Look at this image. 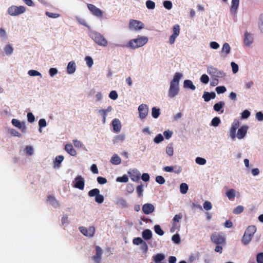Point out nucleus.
Returning a JSON list of instances; mask_svg holds the SVG:
<instances>
[{"label":"nucleus","instance_id":"5","mask_svg":"<svg viewBox=\"0 0 263 263\" xmlns=\"http://www.w3.org/2000/svg\"><path fill=\"white\" fill-rule=\"evenodd\" d=\"M207 72L213 78H222L226 76V73L223 71L218 70L213 66H210L208 67Z\"/></svg>","mask_w":263,"mask_h":263},{"label":"nucleus","instance_id":"3","mask_svg":"<svg viewBox=\"0 0 263 263\" xmlns=\"http://www.w3.org/2000/svg\"><path fill=\"white\" fill-rule=\"evenodd\" d=\"M89 35L97 45L102 47H106L108 45V41L100 33L92 31L90 32Z\"/></svg>","mask_w":263,"mask_h":263},{"label":"nucleus","instance_id":"17","mask_svg":"<svg viewBox=\"0 0 263 263\" xmlns=\"http://www.w3.org/2000/svg\"><path fill=\"white\" fill-rule=\"evenodd\" d=\"M163 170L167 172H172L173 171H174L175 173H176L177 174H179L180 173H181V172L182 171V168L179 166H176V165L175 166H165L163 168Z\"/></svg>","mask_w":263,"mask_h":263},{"label":"nucleus","instance_id":"28","mask_svg":"<svg viewBox=\"0 0 263 263\" xmlns=\"http://www.w3.org/2000/svg\"><path fill=\"white\" fill-rule=\"evenodd\" d=\"M47 201L50 202V203L54 207L57 208L59 206V204L58 203L57 200L54 197L49 195L47 197Z\"/></svg>","mask_w":263,"mask_h":263},{"label":"nucleus","instance_id":"61","mask_svg":"<svg viewBox=\"0 0 263 263\" xmlns=\"http://www.w3.org/2000/svg\"><path fill=\"white\" fill-rule=\"evenodd\" d=\"M27 119L30 123H32L35 121V117L32 112H28L27 114Z\"/></svg>","mask_w":263,"mask_h":263},{"label":"nucleus","instance_id":"42","mask_svg":"<svg viewBox=\"0 0 263 263\" xmlns=\"http://www.w3.org/2000/svg\"><path fill=\"white\" fill-rule=\"evenodd\" d=\"M220 123V119L218 117H214L211 121V125L216 127Z\"/></svg>","mask_w":263,"mask_h":263},{"label":"nucleus","instance_id":"16","mask_svg":"<svg viewBox=\"0 0 263 263\" xmlns=\"http://www.w3.org/2000/svg\"><path fill=\"white\" fill-rule=\"evenodd\" d=\"M142 210L145 214L147 215L153 213L154 211L155 207L151 203H146L143 205Z\"/></svg>","mask_w":263,"mask_h":263},{"label":"nucleus","instance_id":"26","mask_svg":"<svg viewBox=\"0 0 263 263\" xmlns=\"http://www.w3.org/2000/svg\"><path fill=\"white\" fill-rule=\"evenodd\" d=\"M12 123L14 126L20 129H22V132H25L26 127L25 125H22V123L19 120L16 119H13L12 120Z\"/></svg>","mask_w":263,"mask_h":263},{"label":"nucleus","instance_id":"47","mask_svg":"<svg viewBox=\"0 0 263 263\" xmlns=\"http://www.w3.org/2000/svg\"><path fill=\"white\" fill-rule=\"evenodd\" d=\"M163 137L161 134H158L157 135L154 139V142L156 143H159L163 140Z\"/></svg>","mask_w":263,"mask_h":263},{"label":"nucleus","instance_id":"32","mask_svg":"<svg viewBox=\"0 0 263 263\" xmlns=\"http://www.w3.org/2000/svg\"><path fill=\"white\" fill-rule=\"evenodd\" d=\"M64 156L62 155H59L55 157V161H54V167H59L60 166L61 163L64 160Z\"/></svg>","mask_w":263,"mask_h":263},{"label":"nucleus","instance_id":"10","mask_svg":"<svg viewBox=\"0 0 263 263\" xmlns=\"http://www.w3.org/2000/svg\"><path fill=\"white\" fill-rule=\"evenodd\" d=\"M212 241L217 245H222L225 242V238L221 234L213 233L211 236Z\"/></svg>","mask_w":263,"mask_h":263},{"label":"nucleus","instance_id":"49","mask_svg":"<svg viewBox=\"0 0 263 263\" xmlns=\"http://www.w3.org/2000/svg\"><path fill=\"white\" fill-rule=\"evenodd\" d=\"M156 181L160 184H163L165 183V180L162 176H157L156 177Z\"/></svg>","mask_w":263,"mask_h":263},{"label":"nucleus","instance_id":"13","mask_svg":"<svg viewBox=\"0 0 263 263\" xmlns=\"http://www.w3.org/2000/svg\"><path fill=\"white\" fill-rule=\"evenodd\" d=\"M87 7L94 15L99 17H102L103 12L101 9L98 8L94 5L89 4L87 5Z\"/></svg>","mask_w":263,"mask_h":263},{"label":"nucleus","instance_id":"58","mask_svg":"<svg viewBox=\"0 0 263 263\" xmlns=\"http://www.w3.org/2000/svg\"><path fill=\"white\" fill-rule=\"evenodd\" d=\"M33 149L32 146H27L25 148V152L28 156H31L33 154Z\"/></svg>","mask_w":263,"mask_h":263},{"label":"nucleus","instance_id":"27","mask_svg":"<svg viewBox=\"0 0 263 263\" xmlns=\"http://www.w3.org/2000/svg\"><path fill=\"white\" fill-rule=\"evenodd\" d=\"M110 162L114 165H118L121 163V159L117 154H114L110 159Z\"/></svg>","mask_w":263,"mask_h":263},{"label":"nucleus","instance_id":"46","mask_svg":"<svg viewBox=\"0 0 263 263\" xmlns=\"http://www.w3.org/2000/svg\"><path fill=\"white\" fill-rule=\"evenodd\" d=\"M196 163L199 165H204L206 163V160L201 157H197L195 160Z\"/></svg>","mask_w":263,"mask_h":263},{"label":"nucleus","instance_id":"34","mask_svg":"<svg viewBox=\"0 0 263 263\" xmlns=\"http://www.w3.org/2000/svg\"><path fill=\"white\" fill-rule=\"evenodd\" d=\"M140 176V174L136 172H134L133 173H130V177L131 179L135 182H137L139 180Z\"/></svg>","mask_w":263,"mask_h":263},{"label":"nucleus","instance_id":"40","mask_svg":"<svg viewBox=\"0 0 263 263\" xmlns=\"http://www.w3.org/2000/svg\"><path fill=\"white\" fill-rule=\"evenodd\" d=\"M146 6L149 9H154L155 7V3L151 0H148L146 2Z\"/></svg>","mask_w":263,"mask_h":263},{"label":"nucleus","instance_id":"53","mask_svg":"<svg viewBox=\"0 0 263 263\" xmlns=\"http://www.w3.org/2000/svg\"><path fill=\"white\" fill-rule=\"evenodd\" d=\"M239 5L238 2H232V5L231 7V11L233 13L236 11V10L237 9Z\"/></svg>","mask_w":263,"mask_h":263},{"label":"nucleus","instance_id":"43","mask_svg":"<svg viewBox=\"0 0 263 263\" xmlns=\"http://www.w3.org/2000/svg\"><path fill=\"white\" fill-rule=\"evenodd\" d=\"M136 192L138 194V196L139 197H140L143 195V185L141 184L138 186H137L136 188Z\"/></svg>","mask_w":263,"mask_h":263},{"label":"nucleus","instance_id":"44","mask_svg":"<svg viewBox=\"0 0 263 263\" xmlns=\"http://www.w3.org/2000/svg\"><path fill=\"white\" fill-rule=\"evenodd\" d=\"M244 210L243 206L242 205H238L233 210V213L235 214H240Z\"/></svg>","mask_w":263,"mask_h":263},{"label":"nucleus","instance_id":"57","mask_svg":"<svg viewBox=\"0 0 263 263\" xmlns=\"http://www.w3.org/2000/svg\"><path fill=\"white\" fill-rule=\"evenodd\" d=\"M212 204L210 201H206L203 203V208L206 210H210L212 209Z\"/></svg>","mask_w":263,"mask_h":263},{"label":"nucleus","instance_id":"30","mask_svg":"<svg viewBox=\"0 0 263 263\" xmlns=\"http://www.w3.org/2000/svg\"><path fill=\"white\" fill-rule=\"evenodd\" d=\"M183 84L184 88H190L192 90H194L196 89L195 86L193 84V82L191 80H184Z\"/></svg>","mask_w":263,"mask_h":263},{"label":"nucleus","instance_id":"48","mask_svg":"<svg viewBox=\"0 0 263 263\" xmlns=\"http://www.w3.org/2000/svg\"><path fill=\"white\" fill-rule=\"evenodd\" d=\"M200 80L202 83L207 84L209 81V78L206 74H203L201 76Z\"/></svg>","mask_w":263,"mask_h":263},{"label":"nucleus","instance_id":"55","mask_svg":"<svg viewBox=\"0 0 263 263\" xmlns=\"http://www.w3.org/2000/svg\"><path fill=\"white\" fill-rule=\"evenodd\" d=\"M118 93L115 90L111 91L109 95V97L114 100H116L118 98Z\"/></svg>","mask_w":263,"mask_h":263},{"label":"nucleus","instance_id":"45","mask_svg":"<svg viewBox=\"0 0 263 263\" xmlns=\"http://www.w3.org/2000/svg\"><path fill=\"white\" fill-rule=\"evenodd\" d=\"M116 181L120 182H127L128 178L126 175H123L122 177H119L117 178Z\"/></svg>","mask_w":263,"mask_h":263},{"label":"nucleus","instance_id":"15","mask_svg":"<svg viewBox=\"0 0 263 263\" xmlns=\"http://www.w3.org/2000/svg\"><path fill=\"white\" fill-rule=\"evenodd\" d=\"M96 254L92 257V259L95 263H99L102 255V250L99 246L95 247Z\"/></svg>","mask_w":263,"mask_h":263},{"label":"nucleus","instance_id":"35","mask_svg":"<svg viewBox=\"0 0 263 263\" xmlns=\"http://www.w3.org/2000/svg\"><path fill=\"white\" fill-rule=\"evenodd\" d=\"M231 51V47L229 44L227 43L223 44L222 48V52H225L226 54L227 55L230 53Z\"/></svg>","mask_w":263,"mask_h":263},{"label":"nucleus","instance_id":"31","mask_svg":"<svg viewBox=\"0 0 263 263\" xmlns=\"http://www.w3.org/2000/svg\"><path fill=\"white\" fill-rule=\"evenodd\" d=\"M116 203L117 205L123 208H126L128 206L126 201L122 197L119 198L117 200Z\"/></svg>","mask_w":263,"mask_h":263},{"label":"nucleus","instance_id":"52","mask_svg":"<svg viewBox=\"0 0 263 263\" xmlns=\"http://www.w3.org/2000/svg\"><path fill=\"white\" fill-rule=\"evenodd\" d=\"M39 125L40 127V131L41 132V128L42 127H44L47 125L46 121L44 119H41L39 121Z\"/></svg>","mask_w":263,"mask_h":263},{"label":"nucleus","instance_id":"7","mask_svg":"<svg viewBox=\"0 0 263 263\" xmlns=\"http://www.w3.org/2000/svg\"><path fill=\"white\" fill-rule=\"evenodd\" d=\"M89 197H95V201L98 203H102L104 201V197L100 194V190L98 189H93L89 191Z\"/></svg>","mask_w":263,"mask_h":263},{"label":"nucleus","instance_id":"51","mask_svg":"<svg viewBox=\"0 0 263 263\" xmlns=\"http://www.w3.org/2000/svg\"><path fill=\"white\" fill-rule=\"evenodd\" d=\"M95 233V228L93 226L89 227L88 228V237H92Z\"/></svg>","mask_w":263,"mask_h":263},{"label":"nucleus","instance_id":"56","mask_svg":"<svg viewBox=\"0 0 263 263\" xmlns=\"http://www.w3.org/2000/svg\"><path fill=\"white\" fill-rule=\"evenodd\" d=\"M163 6L165 7V8L170 10L172 8V3L170 1H165L163 2Z\"/></svg>","mask_w":263,"mask_h":263},{"label":"nucleus","instance_id":"21","mask_svg":"<svg viewBox=\"0 0 263 263\" xmlns=\"http://www.w3.org/2000/svg\"><path fill=\"white\" fill-rule=\"evenodd\" d=\"M65 150L72 156H75L77 155L76 151L73 148L71 144H66L65 146Z\"/></svg>","mask_w":263,"mask_h":263},{"label":"nucleus","instance_id":"39","mask_svg":"<svg viewBox=\"0 0 263 263\" xmlns=\"http://www.w3.org/2000/svg\"><path fill=\"white\" fill-rule=\"evenodd\" d=\"M154 230L156 233L158 235L162 236L164 234L163 231L161 229L159 225H156L154 226Z\"/></svg>","mask_w":263,"mask_h":263},{"label":"nucleus","instance_id":"38","mask_svg":"<svg viewBox=\"0 0 263 263\" xmlns=\"http://www.w3.org/2000/svg\"><path fill=\"white\" fill-rule=\"evenodd\" d=\"M166 153L169 156H172L174 154V149L172 144H169L166 148Z\"/></svg>","mask_w":263,"mask_h":263},{"label":"nucleus","instance_id":"2","mask_svg":"<svg viewBox=\"0 0 263 263\" xmlns=\"http://www.w3.org/2000/svg\"><path fill=\"white\" fill-rule=\"evenodd\" d=\"M148 42V37L146 36H140L137 39L130 40L127 44L126 47L130 48L133 49L142 47L145 45Z\"/></svg>","mask_w":263,"mask_h":263},{"label":"nucleus","instance_id":"29","mask_svg":"<svg viewBox=\"0 0 263 263\" xmlns=\"http://www.w3.org/2000/svg\"><path fill=\"white\" fill-rule=\"evenodd\" d=\"M224 102L223 101H220L218 103L215 104L213 106V108L216 111H221V112H223V110H221V108L224 106Z\"/></svg>","mask_w":263,"mask_h":263},{"label":"nucleus","instance_id":"8","mask_svg":"<svg viewBox=\"0 0 263 263\" xmlns=\"http://www.w3.org/2000/svg\"><path fill=\"white\" fill-rule=\"evenodd\" d=\"M144 27V24L136 20H130L129 23V29L132 30H139Z\"/></svg>","mask_w":263,"mask_h":263},{"label":"nucleus","instance_id":"19","mask_svg":"<svg viewBox=\"0 0 263 263\" xmlns=\"http://www.w3.org/2000/svg\"><path fill=\"white\" fill-rule=\"evenodd\" d=\"M253 42V38L251 33L246 32L243 42L246 46H250Z\"/></svg>","mask_w":263,"mask_h":263},{"label":"nucleus","instance_id":"23","mask_svg":"<svg viewBox=\"0 0 263 263\" xmlns=\"http://www.w3.org/2000/svg\"><path fill=\"white\" fill-rule=\"evenodd\" d=\"M76 71V63L74 61L69 62L67 67V71L69 74H72Z\"/></svg>","mask_w":263,"mask_h":263},{"label":"nucleus","instance_id":"11","mask_svg":"<svg viewBox=\"0 0 263 263\" xmlns=\"http://www.w3.org/2000/svg\"><path fill=\"white\" fill-rule=\"evenodd\" d=\"M74 186L79 190H83L84 188L85 182L84 178L80 175L77 176L73 181Z\"/></svg>","mask_w":263,"mask_h":263},{"label":"nucleus","instance_id":"22","mask_svg":"<svg viewBox=\"0 0 263 263\" xmlns=\"http://www.w3.org/2000/svg\"><path fill=\"white\" fill-rule=\"evenodd\" d=\"M112 125L115 132H119L121 130V125L120 120L118 119H115L112 122Z\"/></svg>","mask_w":263,"mask_h":263},{"label":"nucleus","instance_id":"9","mask_svg":"<svg viewBox=\"0 0 263 263\" xmlns=\"http://www.w3.org/2000/svg\"><path fill=\"white\" fill-rule=\"evenodd\" d=\"M173 34L171 35L169 39V43L170 44H173L175 43L176 39L179 35L180 33V26L178 24H176L173 26Z\"/></svg>","mask_w":263,"mask_h":263},{"label":"nucleus","instance_id":"36","mask_svg":"<svg viewBox=\"0 0 263 263\" xmlns=\"http://www.w3.org/2000/svg\"><path fill=\"white\" fill-rule=\"evenodd\" d=\"M188 190V185L185 183H182L180 185V192L182 194H186Z\"/></svg>","mask_w":263,"mask_h":263},{"label":"nucleus","instance_id":"24","mask_svg":"<svg viewBox=\"0 0 263 263\" xmlns=\"http://www.w3.org/2000/svg\"><path fill=\"white\" fill-rule=\"evenodd\" d=\"M142 236L146 240H149L152 238V232L149 229L144 230L142 233Z\"/></svg>","mask_w":263,"mask_h":263},{"label":"nucleus","instance_id":"4","mask_svg":"<svg viewBox=\"0 0 263 263\" xmlns=\"http://www.w3.org/2000/svg\"><path fill=\"white\" fill-rule=\"evenodd\" d=\"M256 231V228L254 226H249L245 231V234L242 238V242L245 245L248 244L252 239V238Z\"/></svg>","mask_w":263,"mask_h":263},{"label":"nucleus","instance_id":"12","mask_svg":"<svg viewBox=\"0 0 263 263\" xmlns=\"http://www.w3.org/2000/svg\"><path fill=\"white\" fill-rule=\"evenodd\" d=\"M138 111L140 118L141 119H144L148 114V108L147 105L144 104L140 105L138 107Z\"/></svg>","mask_w":263,"mask_h":263},{"label":"nucleus","instance_id":"25","mask_svg":"<svg viewBox=\"0 0 263 263\" xmlns=\"http://www.w3.org/2000/svg\"><path fill=\"white\" fill-rule=\"evenodd\" d=\"M153 260L155 263H161L165 258V255L162 253H158L153 256Z\"/></svg>","mask_w":263,"mask_h":263},{"label":"nucleus","instance_id":"20","mask_svg":"<svg viewBox=\"0 0 263 263\" xmlns=\"http://www.w3.org/2000/svg\"><path fill=\"white\" fill-rule=\"evenodd\" d=\"M112 110V107L111 106H109L107 107L106 109H101L99 110V113L102 117V122L103 124L106 122V117L107 116V113L111 111Z\"/></svg>","mask_w":263,"mask_h":263},{"label":"nucleus","instance_id":"1","mask_svg":"<svg viewBox=\"0 0 263 263\" xmlns=\"http://www.w3.org/2000/svg\"><path fill=\"white\" fill-rule=\"evenodd\" d=\"M182 74L179 72H176L173 80L171 81L170 87L168 91V96L170 98L175 97L179 91V80Z\"/></svg>","mask_w":263,"mask_h":263},{"label":"nucleus","instance_id":"62","mask_svg":"<svg viewBox=\"0 0 263 263\" xmlns=\"http://www.w3.org/2000/svg\"><path fill=\"white\" fill-rule=\"evenodd\" d=\"M258 26L260 31L263 32V14L260 15Z\"/></svg>","mask_w":263,"mask_h":263},{"label":"nucleus","instance_id":"50","mask_svg":"<svg viewBox=\"0 0 263 263\" xmlns=\"http://www.w3.org/2000/svg\"><path fill=\"white\" fill-rule=\"evenodd\" d=\"M227 90L224 86H218L216 88V91L218 94L223 93Z\"/></svg>","mask_w":263,"mask_h":263},{"label":"nucleus","instance_id":"41","mask_svg":"<svg viewBox=\"0 0 263 263\" xmlns=\"http://www.w3.org/2000/svg\"><path fill=\"white\" fill-rule=\"evenodd\" d=\"M13 51V48L10 45H7L5 48V52L7 55H10Z\"/></svg>","mask_w":263,"mask_h":263},{"label":"nucleus","instance_id":"60","mask_svg":"<svg viewBox=\"0 0 263 263\" xmlns=\"http://www.w3.org/2000/svg\"><path fill=\"white\" fill-rule=\"evenodd\" d=\"M85 61H86L87 65L89 67H91L93 64V60L90 57H86L85 58Z\"/></svg>","mask_w":263,"mask_h":263},{"label":"nucleus","instance_id":"54","mask_svg":"<svg viewBox=\"0 0 263 263\" xmlns=\"http://www.w3.org/2000/svg\"><path fill=\"white\" fill-rule=\"evenodd\" d=\"M28 74L30 76H42V74L39 71L35 70H30L28 71Z\"/></svg>","mask_w":263,"mask_h":263},{"label":"nucleus","instance_id":"64","mask_svg":"<svg viewBox=\"0 0 263 263\" xmlns=\"http://www.w3.org/2000/svg\"><path fill=\"white\" fill-rule=\"evenodd\" d=\"M256 261L258 263H263V253H259L257 255Z\"/></svg>","mask_w":263,"mask_h":263},{"label":"nucleus","instance_id":"33","mask_svg":"<svg viewBox=\"0 0 263 263\" xmlns=\"http://www.w3.org/2000/svg\"><path fill=\"white\" fill-rule=\"evenodd\" d=\"M226 196L229 200H233L235 197V191L234 189H230L226 193Z\"/></svg>","mask_w":263,"mask_h":263},{"label":"nucleus","instance_id":"59","mask_svg":"<svg viewBox=\"0 0 263 263\" xmlns=\"http://www.w3.org/2000/svg\"><path fill=\"white\" fill-rule=\"evenodd\" d=\"M172 239L173 241L177 244H178L180 242V236L178 234H175L172 236Z\"/></svg>","mask_w":263,"mask_h":263},{"label":"nucleus","instance_id":"6","mask_svg":"<svg viewBox=\"0 0 263 263\" xmlns=\"http://www.w3.org/2000/svg\"><path fill=\"white\" fill-rule=\"evenodd\" d=\"M26 11V8L23 6L19 7L12 6L8 9L9 14L11 16H16L24 13Z\"/></svg>","mask_w":263,"mask_h":263},{"label":"nucleus","instance_id":"63","mask_svg":"<svg viewBox=\"0 0 263 263\" xmlns=\"http://www.w3.org/2000/svg\"><path fill=\"white\" fill-rule=\"evenodd\" d=\"M143 241H144L140 237H137L133 239V243L135 245H141Z\"/></svg>","mask_w":263,"mask_h":263},{"label":"nucleus","instance_id":"37","mask_svg":"<svg viewBox=\"0 0 263 263\" xmlns=\"http://www.w3.org/2000/svg\"><path fill=\"white\" fill-rule=\"evenodd\" d=\"M160 114V109L157 108L155 107H153L152 115L154 118H157Z\"/></svg>","mask_w":263,"mask_h":263},{"label":"nucleus","instance_id":"18","mask_svg":"<svg viewBox=\"0 0 263 263\" xmlns=\"http://www.w3.org/2000/svg\"><path fill=\"white\" fill-rule=\"evenodd\" d=\"M248 130V127L247 126H242L238 129L237 137L239 139H241L246 136Z\"/></svg>","mask_w":263,"mask_h":263},{"label":"nucleus","instance_id":"14","mask_svg":"<svg viewBox=\"0 0 263 263\" xmlns=\"http://www.w3.org/2000/svg\"><path fill=\"white\" fill-rule=\"evenodd\" d=\"M239 126V122L237 120H235L232 124V127L230 129V136L233 140L235 139L236 137V132L237 129L238 128Z\"/></svg>","mask_w":263,"mask_h":263}]
</instances>
